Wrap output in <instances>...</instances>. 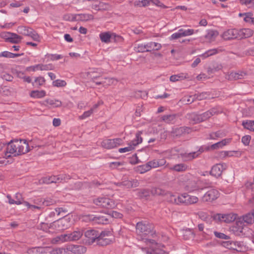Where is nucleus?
Here are the masks:
<instances>
[{
	"label": "nucleus",
	"mask_w": 254,
	"mask_h": 254,
	"mask_svg": "<svg viewBox=\"0 0 254 254\" xmlns=\"http://www.w3.org/2000/svg\"><path fill=\"white\" fill-rule=\"evenodd\" d=\"M29 151V146L26 140L16 139L11 141L7 145L5 151V158L16 157L25 154Z\"/></svg>",
	"instance_id": "obj_1"
},
{
	"label": "nucleus",
	"mask_w": 254,
	"mask_h": 254,
	"mask_svg": "<svg viewBox=\"0 0 254 254\" xmlns=\"http://www.w3.org/2000/svg\"><path fill=\"white\" fill-rule=\"evenodd\" d=\"M146 243L149 245V249L146 251V254H166V251L164 250L165 245L160 243L156 242L154 240L146 239Z\"/></svg>",
	"instance_id": "obj_2"
},
{
	"label": "nucleus",
	"mask_w": 254,
	"mask_h": 254,
	"mask_svg": "<svg viewBox=\"0 0 254 254\" xmlns=\"http://www.w3.org/2000/svg\"><path fill=\"white\" fill-rule=\"evenodd\" d=\"M142 131H139L135 134V138L132 140L128 144V146L121 148L119 149V152L121 153L127 152L132 151L135 149L136 146L142 142V138L141 137Z\"/></svg>",
	"instance_id": "obj_3"
},
{
	"label": "nucleus",
	"mask_w": 254,
	"mask_h": 254,
	"mask_svg": "<svg viewBox=\"0 0 254 254\" xmlns=\"http://www.w3.org/2000/svg\"><path fill=\"white\" fill-rule=\"evenodd\" d=\"M93 202L99 207L107 209L114 208L116 206V204L113 200L105 197H99L96 198L94 199Z\"/></svg>",
	"instance_id": "obj_4"
},
{
	"label": "nucleus",
	"mask_w": 254,
	"mask_h": 254,
	"mask_svg": "<svg viewBox=\"0 0 254 254\" xmlns=\"http://www.w3.org/2000/svg\"><path fill=\"white\" fill-rule=\"evenodd\" d=\"M123 139L121 138L105 139L101 143V146L107 149H112L122 144Z\"/></svg>",
	"instance_id": "obj_5"
},
{
	"label": "nucleus",
	"mask_w": 254,
	"mask_h": 254,
	"mask_svg": "<svg viewBox=\"0 0 254 254\" xmlns=\"http://www.w3.org/2000/svg\"><path fill=\"white\" fill-rule=\"evenodd\" d=\"M69 175L61 174L58 176H51L43 178V182L45 184L58 183L70 179Z\"/></svg>",
	"instance_id": "obj_6"
},
{
	"label": "nucleus",
	"mask_w": 254,
	"mask_h": 254,
	"mask_svg": "<svg viewBox=\"0 0 254 254\" xmlns=\"http://www.w3.org/2000/svg\"><path fill=\"white\" fill-rule=\"evenodd\" d=\"M0 38L4 40L5 42L12 43H17L21 41V36L13 33L9 32H2L0 33Z\"/></svg>",
	"instance_id": "obj_7"
},
{
	"label": "nucleus",
	"mask_w": 254,
	"mask_h": 254,
	"mask_svg": "<svg viewBox=\"0 0 254 254\" xmlns=\"http://www.w3.org/2000/svg\"><path fill=\"white\" fill-rule=\"evenodd\" d=\"M237 215L234 213H217L213 216L215 220L225 223H231L236 219Z\"/></svg>",
	"instance_id": "obj_8"
},
{
	"label": "nucleus",
	"mask_w": 254,
	"mask_h": 254,
	"mask_svg": "<svg viewBox=\"0 0 254 254\" xmlns=\"http://www.w3.org/2000/svg\"><path fill=\"white\" fill-rule=\"evenodd\" d=\"M219 196V191L216 189H212L204 194L201 197V200L204 202H211L216 200Z\"/></svg>",
	"instance_id": "obj_9"
},
{
	"label": "nucleus",
	"mask_w": 254,
	"mask_h": 254,
	"mask_svg": "<svg viewBox=\"0 0 254 254\" xmlns=\"http://www.w3.org/2000/svg\"><path fill=\"white\" fill-rule=\"evenodd\" d=\"M137 233L141 237H144L145 236L150 234L153 235V232L151 231V227L148 225H146L142 222H138L136 226Z\"/></svg>",
	"instance_id": "obj_10"
},
{
	"label": "nucleus",
	"mask_w": 254,
	"mask_h": 254,
	"mask_svg": "<svg viewBox=\"0 0 254 254\" xmlns=\"http://www.w3.org/2000/svg\"><path fill=\"white\" fill-rule=\"evenodd\" d=\"M227 165L226 163H219L214 165L209 173L211 176L218 178L220 177L223 172L226 169Z\"/></svg>",
	"instance_id": "obj_11"
},
{
	"label": "nucleus",
	"mask_w": 254,
	"mask_h": 254,
	"mask_svg": "<svg viewBox=\"0 0 254 254\" xmlns=\"http://www.w3.org/2000/svg\"><path fill=\"white\" fill-rule=\"evenodd\" d=\"M194 33V30L191 29H180L178 32L173 33L170 37V40H176L182 37H186L192 35Z\"/></svg>",
	"instance_id": "obj_12"
},
{
	"label": "nucleus",
	"mask_w": 254,
	"mask_h": 254,
	"mask_svg": "<svg viewBox=\"0 0 254 254\" xmlns=\"http://www.w3.org/2000/svg\"><path fill=\"white\" fill-rule=\"evenodd\" d=\"M66 250L69 254H82L86 252V248L81 245H69L66 247Z\"/></svg>",
	"instance_id": "obj_13"
},
{
	"label": "nucleus",
	"mask_w": 254,
	"mask_h": 254,
	"mask_svg": "<svg viewBox=\"0 0 254 254\" xmlns=\"http://www.w3.org/2000/svg\"><path fill=\"white\" fill-rule=\"evenodd\" d=\"M82 235V230L78 229L72 232L64 234L66 242L77 241L81 238Z\"/></svg>",
	"instance_id": "obj_14"
},
{
	"label": "nucleus",
	"mask_w": 254,
	"mask_h": 254,
	"mask_svg": "<svg viewBox=\"0 0 254 254\" xmlns=\"http://www.w3.org/2000/svg\"><path fill=\"white\" fill-rule=\"evenodd\" d=\"M112 236V233L110 231H103L101 232H99L98 241L101 245H108L111 243L112 241L107 237Z\"/></svg>",
	"instance_id": "obj_15"
},
{
	"label": "nucleus",
	"mask_w": 254,
	"mask_h": 254,
	"mask_svg": "<svg viewBox=\"0 0 254 254\" xmlns=\"http://www.w3.org/2000/svg\"><path fill=\"white\" fill-rule=\"evenodd\" d=\"M238 29L232 28L229 29L223 32L221 34V37L224 40H231L238 39Z\"/></svg>",
	"instance_id": "obj_16"
},
{
	"label": "nucleus",
	"mask_w": 254,
	"mask_h": 254,
	"mask_svg": "<svg viewBox=\"0 0 254 254\" xmlns=\"http://www.w3.org/2000/svg\"><path fill=\"white\" fill-rule=\"evenodd\" d=\"M218 113V112L216 111L215 108H212L211 110L207 111L204 113L196 115L195 117V119L196 120L197 122H203L205 120H207L214 114Z\"/></svg>",
	"instance_id": "obj_17"
},
{
	"label": "nucleus",
	"mask_w": 254,
	"mask_h": 254,
	"mask_svg": "<svg viewBox=\"0 0 254 254\" xmlns=\"http://www.w3.org/2000/svg\"><path fill=\"white\" fill-rule=\"evenodd\" d=\"M52 225V226L54 227L58 231L65 230L69 226V221L68 219L66 218L60 219L57 221H55Z\"/></svg>",
	"instance_id": "obj_18"
},
{
	"label": "nucleus",
	"mask_w": 254,
	"mask_h": 254,
	"mask_svg": "<svg viewBox=\"0 0 254 254\" xmlns=\"http://www.w3.org/2000/svg\"><path fill=\"white\" fill-rule=\"evenodd\" d=\"M238 39H242L249 38L254 34V31L250 28L238 29Z\"/></svg>",
	"instance_id": "obj_19"
},
{
	"label": "nucleus",
	"mask_w": 254,
	"mask_h": 254,
	"mask_svg": "<svg viewBox=\"0 0 254 254\" xmlns=\"http://www.w3.org/2000/svg\"><path fill=\"white\" fill-rule=\"evenodd\" d=\"M118 80L114 78L105 77L102 78L99 82H96V85H102L103 87L107 88L112 85H116Z\"/></svg>",
	"instance_id": "obj_20"
},
{
	"label": "nucleus",
	"mask_w": 254,
	"mask_h": 254,
	"mask_svg": "<svg viewBox=\"0 0 254 254\" xmlns=\"http://www.w3.org/2000/svg\"><path fill=\"white\" fill-rule=\"evenodd\" d=\"M218 35V32L216 30H208L206 31V34L204 36L205 42L211 43L214 41Z\"/></svg>",
	"instance_id": "obj_21"
},
{
	"label": "nucleus",
	"mask_w": 254,
	"mask_h": 254,
	"mask_svg": "<svg viewBox=\"0 0 254 254\" xmlns=\"http://www.w3.org/2000/svg\"><path fill=\"white\" fill-rule=\"evenodd\" d=\"M224 49L222 47H218L217 48H214L208 50L206 51L204 53L200 55L199 56L203 58V59L206 58L210 56L215 55L217 54L221 53L224 51Z\"/></svg>",
	"instance_id": "obj_22"
},
{
	"label": "nucleus",
	"mask_w": 254,
	"mask_h": 254,
	"mask_svg": "<svg viewBox=\"0 0 254 254\" xmlns=\"http://www.w3.org/2000/svg\"><path fill=\"white\" fill-rule=\"evenodd\" d=\"M231 141V138H225L221 140V141L218 142L211 145L208 147V149L215 150L221 148L228 144Z\"/></svg>",
	"instance_id": "obj_23"
},
{
	"label": "nucleus",
	"mask_w": 254,
	"mask_h": 254,
	"mask_svg": "<svg viewBox=\"0 0 254 254\" xmlns=\"http://www.w3.org/2000/svg\"><path fill=\"white\" fill-rule=\"evenodd\" d=\"M185 188L186 190L190 192H192L198 189L197 182L193 179H191L188 181Z\"/></svg>",
	"instance_id": "obj_24"
},
{
	"label": "nucleus",
	"mask_w": 254,
	"mask_h": 254,
	"mask_svg": "<svg viewBox=\"0 0 254 254\" xmlns=\"http://www.w3.org/2000/svg\"><path fill=\"white\" fill-rule=\"evenodd\" d=\"M85 236L93 242L98 239L99 231L94 229L87 230L85 232Z\"/></svg>",
	"instance_id": "obj_25"
},
{
	"label": "nucleus",
	"mask_w": 254,
	"mask_h": 254,
	"mask_svg": "<svg viewBox=\"0 0 254 254\" xmlns=\"http://www.w3.org/2000/svg\"><path fill=\"white\" fill-rule=\"evenodd\" d=\"M202 152L203 150L199 149L197 152H193L189 153H185L184 154H181V156L185 160L189 161L197 157Z\"/></svg>",
	"instance_id": "obj_26"
},
{
	"label": "nucleus",
	"mask_w": 254,
	"mask_h": 254,
	"mask_svg": "<svg viewBox=\"0 0 254 254\" xmlns=\"http://www.w3.org/2000/svg\"><path fill=\"white\" fill-rule=\"evenodd\" d=\"M147 52L153 51H158L162 48L161 44L157 42H150L145 43Z\"/></svg>",
	"instance_id": "obj_27"
},
{
	"label": "nucleus",
	"mask_w": 254,
	"mask_h": 254,
	"mask_svg": "<svg viewBox=\"0 0 254 254\" xmlns=\"http://www.w3.org/2000/svg\"><path fill=\"white\" fill-rule=\"evenodd\" d=\"M138 182L137 180H133L132 181L126 180L122 182L120 184V186L125 188H131L136 187L138 186Z\"/></svg>",
	"instance_id": "obj_28"
},
{
	"label": "nucleus",
	"mask_w": 254,
	"mask_h": 254,
	"mask_svg": "<svg viewBox=\"0 0 254 254\" xmlns=\"http://www.w3.org/2000/svg\"><path fill=\"white\" fill-rule=\"evenodd\" d=\"M164 196H165V199L167 200V201L171 203L176 204L177 196H176L172 192L169 191H165Z\"/></svg>",
	"instance_id": "obj_29"
},
{
	"label": "nucleus",
	"mask_w": 254,
	"mask_h": 254,
	"mask_svg": "<svg viewBox=\"0 0 254 254\" xmlns=\"http://www.w3.org/2000/svg\"><path fill=\"white\" fill-rule=\"evenodd\" d=\"M90 219L98 224H107L109 222L108 219L104 216H95L92 217Z\"/></svg>",
	"instance_id": "obj_30"
},
{
	"label": "nucleus",
	"mask_w": 254,
	"mask_h": 254,
	"mask_svg": "<svg viewBox=\"0 0 254 254\" xmlns=\"http://www.w3.org/2000/svg\"><path fill=\"white\" fill-rule=\"evenodd\" d=\"M243 220L247 224H252L254 223V212H249L243 216Z\"/></svg>",
	"instance_id": "obj_31"
},
{
	"label": "nucleus",
	"mask_w": 254,
	"mask_h": 254,
	"mask_svg": "<svg viewBox=\"0 0 254 254\" xmlns=\"http://www.w3.org/2000/svg\"><path fill=\"white\" fill-rule=\"evenodd\" d=\"M30 96L34 98H41L46 96V92L44 90H33L30 92Z\"/></svg>",
	"instance_id": "obj_32"
},
{
	"label": "nucleus",
	"mask_w": 254,
	"mask_h": 254,
	"mask_svg": "<svg viewBox=\"0 0 254 254\" xmlns=\"http://www.w3.org/2000/svg\"><path fill=\"white\" fill-rule=\"evenodd\" d=\"M246 75V73L242 71L238 72H232L229 75V79L231 80H237L241 79Z\"/></svg>",
	"instance_id": "obj_33"
},
{
	"label": "nucleus",
	"mask_w": 254,
	"mask_h": 254,
	"mask_svg": "<svg viewBox=\"0 0 254 254\" xmlns=\"http://www.w3.org/2000/svg\"><path fill=\"white\" fill-rule=\"evenodd\" d=\"M187 166L183 163L176 164L170 168V169L176 172H183L187 169Z\"/></svg>",
	"instance_id": "obj_34"
},
{
	"label": "nucleus",
	"mask_w": 254,
	"mask_h": 254,
	"mask_svg": "<svg viewBox=\"0 0 254 254\" xmlns=\"http://www.w3.org/2000/svg\"><path fill=\"white\" fill-rule=\"evenodd\" d=\"M186 197L187 200V205H191L196 203L198 201V198L197 196L190 195L186 193Z\"/></svg>",
	"instance_id": "obj_35"
},
{
	"label": "nucleus",
	"mask_w": 254,
	"mask_h": 254,
	"mask_svg": "<svg viewBox=\"0 0 254 254\" xmlns=\"http://www.w3.org/2000/svg\"><path fill=\"white\" fill-rule=\"evenodd\" d=\"M76 18L77 20L86 21L90 20H92L94 18V16L93 15L90 14L83 13V14H79L76 15Z\"/></svg>",
	"instance_id": "obj_36"
},
{
	"label": "nucleus",
	"mask_w": 254,
	"mask_h": 254,
	"mask_svg": "<svg viewBox=\"0 0 254 254\" xmlns=\"http://www.w3.org/2000/svg\"><path fill=\"white\" fill-rule=\"evenodd\" d=\"M242 125L245 128L254 131V121H244L242 122Z\"/></svg>",
	"instance_id": "obj_37"
},
{
	"label": "nucleus",
	"mask_w": 254,
	"mask_h": 254,
	"mask_svg": "<svg viewBox=\"0 0 254 254\" xmlns=\"http://www.w3.org/2000/svg\"><path fill=\"white\" fill-rule=\"evenodd\" d=\"M51 242L53 244L66 242L64 234L53 238Z\"/></svg>",
	"instance_id": "obj_38"
},
{
	"label": "nucleus",
	"mask_w": 254,
	"mask_h": 254,
	"mask_svg": "<svg viewBox=\"0 0 254 254\" xmlns=\"http://www.w3.org/2000/svg\"><path fill=\"white\" fill-rule=\"evenodd\" d=\"M27 36L30 37L33 40L37 42H40L41 39L39 35L32 28L29 30V32Z\"/></svg>",
	"instance_id": "obj_39"
},
{
	"label": "nucleus",
	"mask_w": 254,
	"mask_h": 254,
	"mask_svg": "<svg viewBox=\"0 0 254 254\" xmlns=\"http://www.w3.org/2000/svg\"><path fill=\"white\" fill-rule=\"evenodd\" d=\"M184 204L187 205V200L186 197V193H182L177 197L176 204L180 205Z\"/></svg>",
	"instance_id": "obj_40"
},
{
	"label": "nucleus",
	"mask_w": 254,
	"mask_h": 254,
	"mask_svg": "<svg viewBox=\"0 0 254 254\" xmlns=\"http://www.w3.org/2000/svg\"><path fill=\"white\" fill-rule=\"evenodd\" d=\"M134 50L137 53L147 52L145 43L136 44L134 47Z\"/></svg>",
	"instance_id": "obj_41"
},
{
	"label": "nucleus",
	"mask_w": 254,
	"mask_h": 254,
	"mask_svg": "<svg viewBox=\"0 0 254 254\" xmlns=\"http://www.w3.org/2000/svg\"><path fill=\"white\" fill-rule=\"evenodd\" d=\"M99 36L101 41L105 43H109L111 38V35L109 32L101 33Z\"/></svg>",
	"instance_id": "obj_42"
},
{
	"label": "nucleus",
	"mask_w": 254,
	"mask_h": 254,
	"mask_svg": "<svg viewBox=\"0 0 254 254\" xmlns=\"http://www.w3.org/2000/svg\"><path fill=\"white\" fill-rule=\"evenodd\" d=\"M175 115H167L162 117V120L166 123H172L175 121Z\"/></svg>",
	"instance_id": "obj_43"
},
{
	"label": "nucleus",
	"mask_w": 254,
	"mask_h": 254,
	"mask_svg": "<svg viewBox=\"0 0 254 254\" xmlns=\"http://www.w3.org/2000/svg\"><path fill=\"white\" fill-rule=\"evenodd\" d=\"M165 191L162 189L157 187L152 188L151 190V193L154 195H164Z\"/></svg>",
	"instance_id": "obj_44"
},
{
	"label": "nucleus",
	"mask_w": 254,
	"mask_h": 254,
	"mask_svg": "<svg viewBox=\"0 0 254 254\" xmlns=\"http://www.w3.org/2000/svg\"><path fill=\"white\" fill-rule=\"evenodd\" d=\"M46 252V249L42 247H38L33 248L31 250H29L28 252V253L30 254H42L45 253Z\"/></svg>",
	"instance_id": "obj_45"
},
{
	"label": "nucleus",
	"mask_w": 254,
	"mask_h": 254,
	"mask_svg": "<svg viewBox=\"0 0 254 254\" xmlns=\"http://www.w3.org/2000/svg\"><path fill=\"white\" fill-rule=\"evenodd\" d=\"M50 254H69L66 253V248H57L53 249L50 252Z\"/></svg>",
	"instance_id": "obj_46"
},
{
	"label": "nucleus",
	"mask_w": 254,
	"mask_h": 254,
	"mask_svg": "<svg viewBox=\"0 0 254 254\" xmlns=\"http://www.w3.org/2000/svg\"><path fill=\"white\" fill-rule=\"evenodd\" d=\"M87 74L89 78L96 84V82H99L97 79L101 76L100 74H96L95 71L88 72Z\"/></svg>",
	"instance_id": "obj_47"
},
{
	"label": "nucleus",
	"mask_w": 254,
	"mask_h": 254,
	"mask_svg": "<svg viewBox=\"0 0 254 254\" xmlns=\"http://www.w3.org/2000/svg\"><path fill=\"white\" fill-rule=\"evenodd\" d=\"M222 155L224 157L238 156L241 153L236 151H224L222 152Z\"/></svg>",
	"instance_id": "obj_48"
},
{
	"label": "nucleus",
	"mask_w": 254,
	"mask_h": 254,
	"mask_svg": "<svg viewBox=\"0 0 254 254\" xmlns=\"http://www.w3.org/2000/svg\"><path fill=\"white\" fill-rule=\"evenodd\" d=\"M31 29V28L24 26H20L18 27L17 31L21 34L27 36L28 35V33L29 32V30Z\"/></svg>",
	"instance_id": "obj_49"
},
{
	"label": "nucleus",
	"mask_w": 254,
	"mask_h": 254,
	"mask_svg": "<svg viewBox=\"0 0 254 254\" xmlns=\"http://www.w3.org/2000/svg\"><path fill=\"white\" fill-rule=\"evenodd\" d=\"M240 2L248 8L254 9V0H240Z\"/></svg>",
	"instance_id": "obj_50"
},
{
	"label": "nucleus",
	"mask_w": 254,
	"mask_h": 254,
	"mask_svg": "<svg viewBox=\"0 0 254 254\" xmlns=\"http://www.w3.org/2000/svg\"><path fill=\"white\" fill-rule=\"evenodd\" d=\"M136 195L139 198L147 197L149 195V191L147 190H140L136 192Z\"/></svg>",
	"instance_id": "obj_51"
},
{
	"label": "nucleus",
	"mask_w": 254,
	"mask_h": 254,
	"mask_svg": "<svg viewBox=\"0 0 254 254\" xmlns=\"http://www.w3.org/2000/svg\"><path fill=\"white\" fill-rule=\"evenodd\" d=\"M46 58H47L48 60L51 61H56L61 59L63 58V56L59 54H47L45 55Z\"/></svg>",
	"instance_id": "obj_52"
},
{
	"label": "nucleus",
	"mask_w": 254,
	"mask_h": 254,
	"mask_svg": "<svg viewBox=\"0 0 254 254\" xmlns=\"http://www.w3.org/2000/svg\"><path fill=\"white\" fill-rule=\"evenodd\" d=\"M53 85L54 86L58 87H64L66 86V83L64 80L57 79L53 82Z\"/></svg>",
	"instance_id": "obj_53"
},
{
	"label": "nucleus",
	"mask_w": 254,
	"mask_h": 254,
	"mask_svg": "<svg viewBox=\"0 0 254 254\" xmlns=\"http://www.w3.org/2000/svg\"><path fill=\"white\" fill-rule=\"evenodd\" d=\"M213 233H214V236L216 238L220 239L229 240L230 239V236L226 235V234H225L223 233L219 232L217 231H214L213 232Z\"/></svg>",
	"instance_id": "obj_54"
},
{
	"label": "nucleus",
	"mask_w": 254,
	"mask_h": 254,
	"mask_svg": "<svg viewBox=\"0 0 254 254\" xmlns=\"http://www.w3.org/2000/svg\"><path fill=\"white\" fill-rule=\"evenodd\" d=\"M186 78V76H184L183 74H178V75H173L170 76V80L171 81L175 82L179 80H181L184 79Z\"/></svg>",
	"instance_id": "obj_55"
},
{
	"label": "nucleus",
	"mask_w": 254,
	"mask_h": 254,
	"mask_svg": "<svg viewBox=\"0 0 254 254\" xmlns=\"http://www.w3.org/2000/svg\"><path fill=\"white\" fill-rule=\"evenodd\" d=\"M47 102L49 105H51L55 107H60L62 105V103L61 101L55 99L48 100L47 101Z\"/></svg>",
	"instance_id": "obj_56"
},
{
	"label": "nucleus",
	"mask_w": 254,
	"mask_h": 254,
	"mask_svg": "<svg viewBox=\"0 0 254 254\" xmlns=\"http://www.w3.org/2000/svg\"><path fill=\"white\" fill-rule=\"evenodd\" d=\"M45 81L46 80L43 77L38 76L35 78L33 85H34V83H35L36 85L41 86L45 83Z\"/></svg>",
	"instance_id": "obj_57"
},
{
	"label": "nucleus",
	"mask_w": 254,
	"mask_h": 254,
	"mask_svg": "<svg viewBox=\"0 0 254 254\" xmlns=\"http://www.w3.org/2000/svg\"><path fill=\"white\" fill-rule=\"evenodd\" d=\"M37 70H41L40 64H35L34 65L29 66L26 68V71H27L28 72H30V71L34 72Z\"/></svg>",
	"instance_id": "obj_58"
},
{
	"label": "nucleus",
	"mask_w": 254,
	"mask_h": 254,
	"mask_svg": "<svg viewBox=\"0 0 254 254\" xmlns=\"http://www.w3.org/2000/svg\"><path fill=\"white\" fill-rule=\"evenodd\" d=\"M184 238L186 240H189L193 238V233L190 229L186 230L184 232Z\"/></svg>",
	"instance_id": "obj_59"
},
{
	"label": "nucleus",
	"mask_w": 254,
	"mask_h": 254,
	"mask_svg": "<svg viewBox=\"0 0 254 254\" xmlns=\"http://www.w3.org/2000/svg\"><path fill=\"white\" fill-rule=\"evenodd\" d=\"M195 98L194 96H186L182 99V101L183 102L189 104L193 102Z\"/></svg>",
	"instance_id": "obj_60"
},
{
	"label": "nucleus",
	"mask_w": 254,
	"mask_h": 254,
	"mask_svg": "<svg viewBox=\"0 0 254 254\" xmlns=\"http://www.w3.org/2000/svg\"><path fill=\"white\" fill-rule=\"evenodd\" d=\"M93 109H91L90 110L87 111H85L83 113V114L80 116L79 117V119L80 120H84L86 118H87V117H89L91 116V115L93 113Z\"/></svg>",
	"instance_id": "obj_61"
},
{
	"label": "nucleus",
	"mask_w": 254,
	"mask_h": 254,
	"mask_svg": "<svg viewBox=\"0 0 254 254\" xmlns=\"http://www.w3.org/2000/svg\"><path fill=\"white\" fill-rule=\"evenodd\" d=\"M244 20L245 22L251 23L253 18V14L251 12H247L244 13Z\"/></svg>",
	"instance_id": "obj_62"
},
{
	"label": "nucleus",
	"mask_w": 254,
	"mask_h": 254,
	"mask_svg": "<svg viewBox=\"0 0 254 254\" xmlns=\"http://www.w3.org/2000/svg\"><path fill=\"white\" fill-rule=\"evenodd\" d=\"M16 201L17 202V205H19L21 204H24V202H25L24 201L23 198L22 197V195L21 193H17L15 194V196Z\"/></svg>",
	"instance_id": "obj_63"
},
{
	"label": "nucleus",
	"mask_w": 254,
	"mask_h": 254,
	"mask_svg": "<svg viewBox=\"0 0 254 254\" xmlns=\"http://www.w3.org/2000/svg\"><path fill=\"white\" fill-rule=\"evenodd\" d=\"M197 215L199 218L203 221H206L209 218L208 214L203 211L198 212Z\"/></svg>",
	"instance_id": "obj_64"
}]
</instances>
